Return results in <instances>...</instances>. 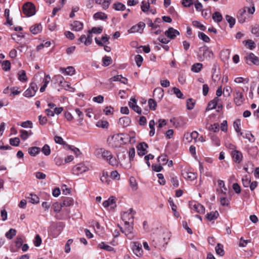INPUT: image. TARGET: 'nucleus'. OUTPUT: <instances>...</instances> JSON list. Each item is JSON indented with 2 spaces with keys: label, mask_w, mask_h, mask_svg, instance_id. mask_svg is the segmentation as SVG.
Masks as SVG:
<instances>
[{
  "label": "nucleus",
  "mask_w": 259,
  "mask_h": 259,
  "mask_svg": "<svg viewBox=\"0 0 259 259\" xmlns=\"http://www.w3.org/2000/svg\"><path fill=\"white\" fill-rule=\"evenodd\" d=\"M132 249L134 253L137 256H140L142 255L143 250L142 248V245L140 243L138 242H134L132 246Z\"/></svg>",
  "instance_id": "14"
},
{
  "label": "nucleus",
  "mask_w": 259,
  "mask_h": 259,
  "mask_svg": "<svg viewBox=\"0 0 259 259\" xmlns=\"http://www.w3.org/2000/svg\"><path fill=\"white\" fill-rule=\"evenodd\" d=\"M203 58L206 60H210L213 57V53L208 48H206L203 51Z\"/></svg>",
  "instance_id": "24"
},
{
  "label": "nucleus",
  "mask_w": 259,
  "mask_h": 259,
  "mask_svg": "<svg viewBox=\"0 0 259 259\" xmlns=\"http://www.w3.org/2000/svg\"><path fill=\"white\" fill-rule=\"evenodd\" d=\"M192 24L194 26L199 28L201 30L204 31L206 29V27L203 24L197 21H193Z\"/></svg>",
  "instance_id": "60"
},
{
  "label": "nucleus",
  "mask_w": 259,
  "mask_h": 259,
  "mask_svg": "<svg viewBox=\"0 0 259 259\" xmlns=\"http://www.w3.org/2000/svg\"><path fill=\"white\" fill-rule=\"evenodd\" d=\"M220 101V99L219 98L215 97L212 100L209 102L207 107V109L209 110L215 109L217 106L219 108H222V105L219 103Z\"/></svg>",
  "instance_id": "13"
},
{
  "label": "nucleus",
  "mask_w": 259,
  "mask_h": 259,
  "mask_svg": "<svg viewBox=\"0 0 259 259\" xmlns=\"http://www.w3.org/2000/svg\"><path fill=\"white\" fill-rule=\"evenodd\" d=\"M198 37L205 42H208L210 41L209 37L203 32H199Z\"/></svg>",
  "instance_id": "51"
},
{
  "label": "nucleus",
  "mask_w": 259,
  "mask_h": 259,
  "mask_svg": "<svg viewBox=\"0 0 259 259\" xmlns=\"http://www.w3.org/2000/svg\"><path fill=\"white\" fill-rule=\"evenodd\" d=\"M141 7L142 11L144 13H146V12H148L149 10L150 5H149V4H148L146 2L143 1L142 2V5H141Z\"/></svg>",
  "instance_id": "57"
},
{
  "label": "nucleus",
  "mask_w": 259,
  "mask_h": 259,
  "mask_svg": "<svg viewBox=\"0 0 259 259\" xmlns=\"http://www.w3.org/2000/svg\"><path fill=\"white\" fill-rule=\"evenodd\" d=\"M249 79L248 78H243L242 77H237L235 78L234 82L237 83L246 84L248 83Z\"/></svg>",
  "instance_id": "41"
},
{
  "label": "nucleus",
  "mask_w": 259,
  "mask_h": 259,
  "mask_svg": "<svg viewBox=\"0 0 259 259\" xmlns=\"http://www.w3.org/2000/svg\"><path fill=\"white\" fill-rule=\"evenodd\" d=\"M88 170V168L83 163H79L73 167L72 173L78 176Z\"/></svg>",
  "instance_id": "7"
},
{
  "label": "nucleus",
  "mask_w": 259,
  "mask_h": 259,
  "mask_svg": "<svg viewBox=\"0 0 259 259\" xmlns=\"http://www.w3.org/2000/svg\"><path fill=\"white\" fill-rule=\"evenodd\" d=\"M112 81H120L122 83L126 84L127 83V79L125 77H122L121 75H115L110 78Z\"/></svg>",
  "instance_id": "25"
},
{
  "label": "nucleus",
  "mask_w": 259,
  "mask_h": 259,
  "mask_svg": "<svg viewBox=\"0 0 259 259\" xmlns=\"http://www.w3.org/2000/svg\"><path fill=\"white\" fill-rule=\"evenodd\" d=\"M130 186L133 190H136L138 189L137 183L134 177H131L130 179Z\"/></svg>",
  "instance_id": "55"
},
{
  "label": "nucleus",
  "mask_w": 259,
  "mask_h": 259,
  "mask_svg": "<svg viewBox=\"0 0 259 259\" xmlns=\"http://www.w3.org/2000/svg\"><path fill=\"white\" fill-rule=\"evenodd\" d=\"M100 180L103 183L108 184V175L107 172L104 171L102 172Z\"/></svg>",
  "instance_id": "56"
},
{
  "label": "nucleus",
  "mask_w": 259,
  "mask_h": 259,
  "mask_svg": "<svg viewBox=\"0 0 259 259\" xmlns=\"http://www.w3.org/2000/svg\"><path fill=\"white\" fill-rule=\"evenodd\" d=\"M113 8L116 11H123L126 8L124 5L119 2L114 3Z\"/></svg>",
  "instance_id": "39"
},
{
  "label": "nucleus",
  "mask_w": 259,
  "mask_h": 259,
  "mask_svg": "<svg viewBox=\"0 0 259 259\" xmlns=\"http://www.w3.org/2000/svg\"><path fill=\"white\" fill-rule=\"evenodd\" d=\"M189 206L191 209L200 213H204L205 212L204 207L200 203L194 201L189 203Z\"/></svg>",
  "instance_id": "9"
},
{
  "label": "nucleus",
  "mask_w": 259,
  "mask_h": 259,
  "mask_svg": "<svg viewBox=\"0 0 259 259\" xmlns=\"http://www.w3.org/2000/svg\"><path fill=\"white\" fill-rule=\"evenodd\" d=\"M51 80V77L49 75H45V77L43 79L44 85L40 88V92L42 93L44 92L46 87H47L48 83Z\"/></svg>",
  "instance_id": "26"
},
{
  "label": "nucleus",
  "mask_w": 259,
  "mask_h": 259,
  "mask_svg": "<svg viewBox=\"0 0 259 259\" xmlns=\"http://www.w3.org/2000/svg\"><path fill=\"white\" fill-rule=\"evenodd\" d=\"M97 4L102 5V7L104 9H107L108 8L110 2L107 0H96Z\"/></svg>",
  "instance_id": "38"
},
{
  "label": "nucleus",
  "mask_w": 259,
  "mask_h": 259,
  "mask_svg": "<svg viewBox=\"0 0 259 259\" xmlns=\"http://www.w3.org/2000/svg\"><path fill=\"white\" fill-rule=\"evenodd\" d=\"M249 17L246 9L239 10L237 14L238 21L240 23H244L246 20L249 19Z\"/></svg>",
  "instance_id": "12"
},
{
  "label": "nucleus",
  "mask_w": 259,
  "mask_h": 259,
  "mask_svg": "<svg viewBox=\"0 0 259 259\" xmlns=\"http://www.w3.org/2000/svg\"><path fill=\"white\" fill-rule=\"evenodd\" d=\"M225 17H226V20L229 24L230 27L232 28L235 24V22H236L235 19L234 18H233V17L228 15H227L225 16Z\"/></svg>",
  "instance_id": "45"
},
{
  "label": "nucleus",
  "mask_w": 259,
  "mask_h": 259,
  "mask_svg": "<svg viewBox=\"0 0 259 259\" xmlns=\"http://www.w3.org/2000/svg\"><path fill=\"white\" fill-rule=\"evenodd\" d=\"M16 230L11 228L6 233L5 236L8 239H11L16 235Z\"/></svg>",
  "instance_id": "49"
},
{
  "label": "nucleus",
  "mask_w": 259,
  "mask_h": 259,
  "mask_svg": "<svg viewBox=\"0 0 259 259\" xmlns=\"http://www.w3.org/2000/svg\"><path fill=\"white\" fill-rule=\"evenodd\" d=\"M38 90V87L36 83L31 82L29 87L24 92L23 95L27 98H30L33 97Z\"/></svg>",
  "instance_id": "4"
},
{
  "label": "nucleus",
  "mask_w": 259,
  "mask_h": 259,
  "mask_svg": "<svg viewBox=\"0 0 259 259\" xmlns=\"http://www.w3.org/2000/svg\"><path fill=\"white\" fill-rule=\"evenodd\" d=\"M23 13L27 17H30L35 14V6L30 2L25 3L22 8Z\"/></svg>",
  "instance_id": "3"
},
{
  "label": "nucleus",
  "mask_w": 259,
  "mask_h": 259,
  "mask_svg": "<svg viewBox=\"0 0 259 259\" xmlns=\"http://www.w3.org/2000/svg\"><path fill=\"white\" fill-rule=\"evenodd\" d=\"M245 58L246 63L248 65H251V64L256 65H259V58L252 53L247 54L245 57Z\"/></svg>",
  "instance_id": "6"
},
{
  "label": "nucleus",
  "mask_w": 259,
  "mask_h": 259,
  "mask_svg": "<svg viewBox=\"0 0 259 259\" xmlns=\"http://www.w3.org/2000/svg\"><path fill=\"white\" fill-rule=\"evenodd\" d=\"M34 245L36 247L39 246L41 244V239L39 235H36L33 241Z\"/></svg>",
  "instance_id": "61"
},
{
  "label": "nucleus",
  "mask_w": 259,
  "mask_h": 259,
  "mask_svg": "<svg viewBox=\"0 0 259 259\" xmlns=\"http://www.w3.org/2000/svg\"><path fill=\"white\" fill-rule=\"evenodd\" d=\"M243 138L247 139L250 142H254L255 139L254 136L249 131H247L245 133H243V135H241Z\"/></svg>",
  "instance_id": "30"
},
{
  "label": "nucleus",
  "mask_w": 259,
  "mask_h": 259,
  "mask_svg": "<svg viewBox=\"0 0 259 259\" xmlns=\"http://www.w3.org/2000/svg\"><path fill=\"white\" fill-rule=\"evenodd\" d=\"M28 153L32 156H35L40 152V149L37 147H32L28 149Z\"/></svg>",
  "instance_id": "31"
},
{
  "label": "nucleus",
  "mask_w": 259,
  "mask_h": 259,
  "mask_svg": "<svg viewBox=\"0 0 259 259\" xmlns=\"http://www.w3.org/2000/svg\"><path fill=\"white\" fill-rule=\"evenodd\" d=\"M211 140L214 146H220L221 145L220 140L219 137L214 134L210 136Z\"/></svg>",
  "instance_id": "36"
},
{
  "label": "nucleus",
  "mask_w": 259,
  "mask_h": 259,
  "mask_svg": "<svg viewBox=\"0 0 259 259\" xmlns=\"http://www.w3.org/2000/svg\"><path fill=\"white\" fill-rule=\"evenodd\" d=\"M10 144L13 146H18L20 143V140L18 138H11L10 139Z\"/></svg>",
  "instance_id": "59"
},
{
  "label": "nucleus",
  "mask_w": 259,
  "mask_h": 259,
  "mask_svg": "<svg viewBox=\"0 0 259 259\" xmlns=\"http://www.w3.org/2000/svg\"><path fill=\"white\" fill-rule=\"evenodd\" d=\"M54 161L55 164L58 166H61L65 163L64 158L62 157L59 155H57V156L55 157Z\"/></svg>",
  "instance_id": "40"
},
{
  "label": "nucleus",
  "mask_w": 259,
  "mask_h": 259,
  "mask_svg": "<svg viewBox=\"0 0 259 259\" xmlns=\"http://www.w3.org/2000/svg\"><path fill=\"white\" fill-rule=\"evenodd\" d=\"M112 60L110 57L105 56L102 58L103 65L108 66L112 63Z\"/></svg>",
  "instance_id": "46"
},
{
  "label": "nucleus",
  "mask_w": 259,
  "mask_h": 259,
  "mask_svg": "<svg viewBox=\"0 0 259 259\" xmlns=\"http://www.w3.org/2000/svg\"><path fill=\"white\" fill-rule=\"evenodd\" d=\"M3 69L6 71H9L11 68V63L8 60L4 61L2 63Z\"/></svg>",
  "instance_id": "53"
},
{
  "label": "nucleus",
  "mask_w": 259,
  "mask_h": 259,
  "mask_svg": "<svg viewBox=\"0 0 259 259\" xmlns=\"http://www.w3.org/2000/svg\"><path fill=\"white\" fill-rule=\"evenodd\" d=\"M216 253L220 255L223 256L224 254V250L223 249V246L220 243H218L215 248Z\"/></svg>",
  "instance_id": "42"
},
{
  "label": "nucleus",
  "mask_w": 259,
  "mask_h": 259,
  "mask_svg": "<svg viewBox=\"0 0 259 259\" xmlns=\"http://www.w3.org/2000/svg\"><path fill=\"white\" fill-rule=\"evenodd\" d=\"M61 231L62 230L60 228H50L48 232L50 235L56 238L61 233Z\"/></svg>",
  "instance_id": "22"
},
{
  "label": "nucleus",
  "mask_w": 259,
  "mask_h": 259,
  "mask_svg": "<svg viewBox=\"0 0 259 259\" xmlns=\"http://www.w3.org/2000/svg\"><path fill=\"white\" fill-rule=\"evenodd\" d=\"M251 33L254 35L256 37H259V25L257 24H255L253 25L251 29Z\"/></svg>",
  "instance_id": "58"
},
{
  "label": "nucleus",
  "mask_w": 259,
  "mask_h": 259,
  "mask_svg": "<svg viewBox=\"0 0 259 259\" xmlns=\"http://www.w3.org/2000/svg\"><path fill=\"white\" fill-rule=\"evenodd\" d=\"M135 214L133 208H130L128 211L123 212L121 214V219L124 222L125 225L133 226L134 225V216Z\"/></svg>",
  "instance_id": "2"
},
{
  "label": "nucleus",
  "mask_w": 259,
  "mask_h": 259,
  "mask_svg": "<svg viewBox=\"0 0 259 259\" xmlns=\"http://www.w3.org/2000/svg\"><path fill=\"white\" fill-rule=\"evenodd\" d=\"M180 34L179 32L172 27H170L165 32V35L170 39H174Z\"/></svg>",
  "instance_id": "16"
},
{
  "label": "nucleus",
  "mask_w": 259,
  "mask_h": 259,
  "mask_svg": "<svg viewBox=\"0 0 259 259\" xmlns=\"http://www.w3.org/2000/svg\"><path fill=\"white\" fill-rule=\"evenodd\" d=\"M60 71L66 75L70 76L73 75L75 72L74 68L72 66H68L66 68L61 67L60 68Z\"/></svg>",
  "instance_id": "19"
},
{
  "label": "nucleus",
  "mask_w": 259,
  "mask_h": 259,
  "mask_svg": "<svg viewBox=\"0 0 259 259\" xmlns=\"http://www.w3.org/2000/svg\"><path fill=\"white\" fill-rule=\"evenodd\" d=\"M99 246L100 248L103 249L108 251H112L114 250V248L106 244L104 242H101L99 244Z\"/></svg>",
  "instance_id": "48"
},
{
  "label": "nucleus",
  "mask_w": 259,
  "mask_h": 259,
  "mask_svg": "<svg viewBox=\"0 0 259 259\" xmlns=\"http://www.w3.org/2000/svg\"><path fill=\"white\" fill-rule=\"evenodd\" d=\"M110 157V164L112 166H116L118 165V161L116 158L114 157L110 151H108L104 149L102 153V158L104 160L108 157Z\"/></svg>",
  "instance_id": "5"
},
{
  "label": "nucleus",
  "mask_w": 259,
  "mask_h": 259,
  "mask_svg": "<svg viewBox=\"0 0 259 259\" xmlns=\"http://www.w3.org/2000/svg\"><path fill=\"white\" fill-rule=\"evenodd\" d=\"M148 148V145L146 143H141L137 146L139 155L142 156L145 155L146 152V149Z\"/></svg>",
  "instance_id": "18"
},
{
  "label": "nucleus",
  "mask_w": 259,
  "mask_h": 259,
  "mask_svg": "<svg viewBox=\"0 0 259 259\" xmlns=\"http://www.w3.org/2000/svg\"><path fill=\"white\" fill-rule=\"evenodd\" d=\"M157 160L160 164L164 165L168 162L167 156L166 155L159 156L157 158Z\"/></svg>",
  "instance_id": "50"
},
{
  "label": "nucleus",
  "mask_w": 259,
  "mask_h": 259,
  "mask_svg": "<svg viewBox=\"0 0 259 259\" xmlns=\"http://www.w3.org/2000/svg\"><path fill=\"white\" fill-rule=\"evenodd\" d=\"M18 78L21 82H26L27 80L26 72L24 70H21L18 72Z\"/></svg>",
  "instance_id": "29"
},
{
  "label": "nucleus",
  "mask_w": 259,
  "mask_h": 259,
  "mask_svg": "<svg viewBox=\"0 0 259 259\" xmlns=\"http://www.w3.org/2000/svg\"><path fill=\"white\" fill-rule=\"evenodd\" d=\"M71 26L72 27V30L79 31L82 29L83 25L82 23L78 21H75L71 24Z\"/></svg>",
  "instance_id": "21"
},
{
  "label": "nucleus",
  "mask_w": 259,
  "mask_h": 259,
  "mask_svg": "<svg viewBox=\"0 0 259 259\" xmlns=\"http://www.w3.org/2000/svg\"><path fill=\"white\" fill-rule=\"evenodd\" d=\"M182 175L185 179L190 181H193L197 178V175L193 172L184 170Z\"/></svg>",
  "instance_id": "17"
},
{
  "label": "nucleus",
  "mask_w": 259,
  "mask_h": 259,
  "mask_svg": "<svg viewBox=\"0 0 259 259\" xmlns=\"http://www.w3.org/2000/svg\"><path fill=\"white\" fill-rule=\"evenodd\" d=\"M244 100L243 94L239 90L235 91L234 101L237 106H240Z\"/></svg>",
  "instance_id": "11"
},
{
  "label": "nucleus",
  "mask_w": 259,
  "mask_h": 259,
  "mask_svg": "<svg viewBox=\"0 0 259 259\" xmlns=\"http://www.w3.org/2000/svg\"><path fill=\"white\" fill-rule=\"evenodd\" d=\"M97 126L102 128H107L109 126V123L107 121L100 120L96 123Z\"/></svg>",
  "instance_id": "54"
},
{
  "label": "nucleus",
  "mask_w": 259,
  "mask_h": 259,
  "mask_svg": "<svg viewBox=\"0 0 259 259\" xmlns=\"http://www.w3.org/2000/svg\"><path fill=\"white\" fill-rule=\"evenodd\" d=\"M128 135L125 134H115L108 139L109 144L112 147H120L128 141Z\"/></svg>",
  "instance_id": "1"
},
{
  "label": "nucleus",
  "mask_w": 259,
  "mask_h": 259,
  "mask_svg": "<svg viewBox=\"0 0 259 259\" xmlns=\"http://www.w3.org/2000/svg\"><path fill=\"white\" fill-rule=\"evenodd\" d=\"M42 152L46 156H48L51 153V149L50 146L48 144H45L41 149Z\"/></svg>",
  "instance_id": "52"
},
{
  "label": "nucleus",
  "mask_w": 259,
  "mask_h": 259,
  "mask_svg": "<svg viewBox=\"0 0 259 259\" xmlns=\"http://www.w3.org/2000/svg\"><path fill=\"white\" fill-rule=\"evenodd\" d=\"M202 66V64L199 63L194 64L192 66L191 70L193 72L198 73L201 71Z\"/></svg>",
  "instance_id": "37"
},
{
  "label": "nucleus",
  "mask_w": 259,
  "mask_h": 259,
  "mask_svg": "<svg viewBox=\"0 0 259 259\" xmlns=\"http://www.w3.org/2000/svg\"><path fill=\"white\" fill-rule=\"evenodd\" d=\"M10 90L11 92L10 96L12 95L14 96L19 95L21 93L19 87H12L10 88Z\"/></svg>",
  "instance_id": "62"
},
{
  "label": "nucleus",
  "mask_w": 259,
  "mask_h": 259,
  "mask_svg": "<svg viewBox=\"0 0 259 259\" xmlns=\"http://www.w3.org/2000/svg\"><path fill=\"white\" fill-rule=\"evenodd\" d=\"M212 18L214 22L219 23L222 21L223 16L220 12H215L212 14Z\"/></svg>",
  "instance_id": "33"
},
{
  "label": "nucleus",
  "mask_w": 259,
  "mask_h": 259,
  "mask_svg": "<svg viewBox=\"0 0 259 259\" xmlns=\"http://www.w3.org/2000/svg\"><path fill=\"white\" fill-rule=\"evenodd\" d=\"M22 127L24 128H32V122L30 120H27L26 121H24L21 123L20 124Z\"/></svg>",
  "instance_id": "64"
},
{
  "label": "nucleus",
  "mask_w": 259,
  "mask_h": 259,
  "mask_svg": "<svg viewBox=\"0 0 259 259\" xmlns=\"http://www.w3.org/2000/svg\"><path fill=\"white\" fill-rule=\"evenodd\" d=\"M240 120L239 119L235 120L233 123V127L235 131L238 133V136L243 135V133L241 132Z\"/></svg>",
  "instance_id": "28"
},
{
  "label": "nucleus",
  "mask_w": 259,
  "mask_h": 259,
  "mask_svg": "<svg viewBox=\"0 0 259 259\" xmlns=\"http://www.w3.org/2000/svg\"><path fill=\"white\" fill-rule=\"evenodd\" d=\"M148 106L149 108L152 110H155L157 107L156 102L153 99H149L148 100Z\"/></svg>",
  "instance_id": "47"
},
{
  "label": "nucleus",
  "mask_w": 259,
  "mask_h": 259,
  "mask_svg": "<svg viewBox=\"0 0 259 259\" xmlns=\"http://www.w3.org/2000/svg\"><path fill=\"white\" fill-rule=\"evenodd\" d=\"M20 137L23 140H26L30 135H31L32 134V133L31 131H29V132H28L24 130H21L20 131Z\"/></svg>",
  "instance_id": "32"
},
{
  "label": "nucleus",
  "mask_w": 259,
  "mask_h": 259,
  "mask_svg": "<svg viewBox=\"0 0 259 259\" xmlns=\"http://www.w3.org/2000/svg\"><path fill=\"white\" fill-rule=\"evenodd\" d=\"M42 30V26L40 24H35L30 27V31L33 34L39 33Z\"/></svg>",
  "instance_id": "23"
},
{
  "label": "nucleus",
  "mask_w": 259,
  "mask_h": 259,
  "mask_svg": "<svg viewBox=\"0 0 259 259\" xmlns=\"http://www.w3.org/2000/svg\"><path fill=\"white\" fill-rule=\"evenodd\" d=\"M94 17L96 19L105 20L107 19V16L103 12H97L94 15Z\"/></svg>",
  "instance_id": "44"
},
{
  "label": "nucleus",
  "mask_w": 259,
  "mask_h": 259,
  "mask_svg": "<svg viewBox=\"0 0 259 259\" xmlns=\"http://www.w3.org/2000/svg\"><path fill=\"white\" fill-rule=\"evenodd\" d=\"M27 198L30 199V202L33 204L37 203L39 200L38 197L35 194H29Z\"/></svg>",
  "instance_id": "43"
},
{
  "label": "nucleus",
  "mask_w": 259,
  "mask_h": 259,
  "mask_svg": "<svg viewBox=\"0 0 259 259\" xmlns=\"http://www.w3.org/2000/svg\"><path fill=\"white\" fill-rule=\"evenodd\" d=\"M145 27V24L143 22H140L137 24L132 26L128 30L129 33H134L139 32L142 33L144 28Z\"/></svg>",
  "instance_id": "8"
},
{
  "label": "nucleus",
  "mask_w": 259,
  "mask_h": 259,
  "mask_svg": "<svg viewBox=\"0 0 259 259\" xmlns=\"http://www.w3.org/2000/svg\"><path fill=\"white\" fill-rule=\"evenodd\" d=\"M231 155L233 160L237 163H240L243 160L242 153L239 150L232 151Z\"/></svg>",
  "instance_id": "10"
},
{
  "label": "nucleus",
  "mask_w": 259,
  "mask_h": 259,
  "mask_svg": "<svg viewBox=\"0 0 259 259\" xmlns=\"http://www.w3.org/2000/svg\"><path fill=\"white\" fill-rule=\"evenodd\" d=\"M219 215V214L217 211H211L207 213L206 218L208 221H211L217 219Z\"/></svg>",
  "instance_id": "27"
},
{
  "label": "nucleus",
  "mask_w": 259,
  "mask_h": 259,
  "mask_svg": "<svg viewBox=\"0 0 259 259\" xmlns=\"http://www.w3.org/2000/svg\"><path fill=\"white\" fill-rule=\"evenodd\" d=\"M73 203L74 200L72 198L67 197L64 199L62 204L63 206L68 207L73 205Z\"/></svg>",
  "instance_id": "34"
},
{
  "label": "nucleus",
  "mask_w": 259,
  "mask_h": 259,
  "mask_svg": "<svg viewBox=\"0 0 259 259\" xmlns=\"http://www.w3.org/2000/svg\"><path fill=\"white\" fill-rule=\"evenodd\" d=\"M219 124L217 123H215L210 125L209 127V130L213 131L214 133H217L219 131Z\"/></svg>",
  "instance_id": "63"
},
{
  "label": "nucleus",
  "mask_w": 259,
  "mask_h": 259,
  "mask_svg": "<svg viewBox=\"0 0 259 259\" xmlns=\"http://www.w3.org/2000/svg\"><path fill=\"white\" fill-rule=\"evenodd\" d=\"M115 203V198L113 196H111L109 197L108 200L104 201L102 204L105 208H107L113 205H114V206H112V207H114L116 206Z\"/></svg>",
  "instance_id": "20"
},
{
  "label": "nucleus",
  "mask_w": 259,
  "mask_h": 259,
  "mask_svg": "<svg viewBox=\"0 0 259 259\" xmlns=\"http://www.w3.org/2000/svg\"><path fill=\"white\" fill-rule=\"evenodd\" d=\"M120 231L130 239L134 236L133 228H120Z\"/></svg>",
  "instance_id": "15"
},
{
  "label": "nucleus",
  "mask_w": 259,
  "mask_h": 259,
  "mask_svg": "<svg viewBox=\"0 0 259 259\" xmlns=\"http://www.w3.org/2000/svg\"><path fill=\"white\" fill-rule=\"evenodd\" d=\"M119 122L123 126H127L131 122V120L128 117H123L119 118Z\"/></svg>",
  "instance_id": "35"
}]
</instances>
